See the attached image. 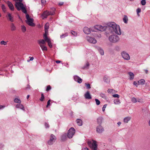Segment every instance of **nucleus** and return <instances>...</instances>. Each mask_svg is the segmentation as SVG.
I'll list each match as a JSON object with an SVG mask.
<instances>
[{"instance_id":"43","label":"nucleus","mask_w":150,"mask_h":150,"mask_svg":"<svg viewBox=\"0 0 150 150\" xmlns=\"http://www.w3.org/2000/svg\"><path fill=\"white\" fill-rule=\"evenodd\" d=\"M79 77L77 76H74V79L75 81H77L78 80V79L79 78Z\"/></svg>"},{"instance_id":"1","label":"nucleus","mask_w":150,"mask_h":150,"mask_svg":"<svg viewBox=\"0 0 150 150\" xmlns=\"http://www.w3.org/2000/svg\"><path fill=\"white\" fill-rule=\"evenodd\" d=\"M108 26L111 28H112L113 31L116 33L118 35H120L121 33L120 27L119 25H117L113 22L109 23L108 24Z\"/></svg>"},{"instance_id":"55","label":"nucleus","mask_w":150,"mask_h":150,"mask_svg":"<svg viewBox=\"0 0 150 150\" xmlns=\"http://www.w3.org/2000/svg\"><path fill=\"white\" fill-rule=\"evenodd\" d=\"M29 58H30V60H29L28 61H32V60H33L34 59V57H29Z\"/></svg>"},{"instance_id":"19","label":"nucleus","mask_w":150,"mask_h":150,"mask_svg":"<svg viewBox=\"0 0 150 150\" xmlns=\"http://www.w3.org/2000/svg\"><path fill=\"white\" fill-rule=\"evenodd\" d=\"M83 31L84 33L87 34H89L91 33L90 29L87 27H85L83 28Z\"/></svg>"},{"instance_id":"45","label":"nucleus","mask_w":150,"mask_h":150,"mask_svg":"<svg viewBox=\"0 0 150 150\" xmlns=\"http://www.w3.org/2000/svg\"><path fill=\"white\" fill-rule=\"evenodd\" d=\"M132 101L134 103H135L137 102L136 99L135 98H133L132 99Z\"/></svg>"},{"instance_id":"61","label":"nucleus","mask_w":150,"mask_h":150,"mask_svg":"<svg viewBox=\"0 0 150 150\" xmlns=\"http://www.w3.org/2000/svg\"><path fill=\"white\" fill-rule=\"evenodd\" d=\"M84 150H89L87 148H85L84 149Z\"/></svg>"},{"instance_id":"7","label":"nucleus","mask_w":150,"mask_h":150,"mask_svg":"<svg viewBox=\"0 0 150 150\" xmlns=\"http://www.w3.org/2000/svg\"><path fill=\"white\" fill-rule=\"evenodd\" d=\"M75 129L73 127L71 128L68 132L67 136L69 138H72L75 132Z\"/></svg>"},{"instance_id":"18","label":"nucleus","mask_w":150,"mask_h":150,"mask_svg":"<svg viewBox=\"0 0 150 150\" xmlns=\"http://www.w3.org/2000/svg\"><path fill=\"white\" fill-rule=\"evenodd\" d=\"M103 81L107 83L110 82V79L109 77L107 75L105 76L103 78Z\"/></svg>"},{"instance_id":"9","label":"nucleus","mask_w":150,"mask_h":150,"mask_svg":"<svg viewBox=\"0 0 150 150\" xmlns=\"http://www.w3.org/2000/svg\"><path fill=\"white\" fill-rule=\"evenodd\" d=\"M43 38L45 42H47L48 43V46L50 48H52V45L51 43L50 39L48 38L47 36H46V34H44Z\"/></svg>"},{"instance_id":"27","label":"nucleus","mask_w":150,"mask_h":150,"mask_svg":"<svg viewBox=\"0 0 150 150\" xmlns=\"http://www.w3.org/2000/svg\"><path fill=\"white\" fill-rule=\"evenodd\" d=\"M138 82L139 84H141L142 85H143L144 84L145 81L143 79H141L139 81H138Z\"/></svg>"},{"instance_id":"42","label":"nucleus","mask_w":150,"mask_h":150,"mask_svg":"<svg viewBox=\"0 0 150 150\" xmlns=\"http://www.w3.org/2000/svg\"><path fill=\"white\" fill-rule=\"evenodd\" d=\"M95 100L96 101V104L97 105H98L100 104V102L98 99H95Z\"/></svg>"},{"instance_id":"17","label":"nucleus","mask_w":150,"mask_h":150,"mask_svg":"<svg viewBox=\"0 0 150 150\" xmlns=\"http://www.w3.org/2000/svg\"><path fill=\"white\" fill-rule=\"evenodd\" d=\"M6 3L8 5V7H9L11 11H13L14 10V7L11 2L9 1H7L6 2Z\"/></svg>"},{"instance_id":"4","label":"nucleus","mask_w":150,"mask_h":150,"mask_svg":"<svg viewBox=\"0 0 150 150\" xmlns=\"http://www.w3.org/2000/svg\"><path fill=\"white\" fill-rule=\"evenodd\" d=\"M38 44L39 45L42 51H47V48L45 46V42L44 40L42 39L38 40Z\"/></svg>"},{"instance_id":"31","label":"nucleus","mask_w":150,"mask_h":150,"mask_svg":"<svg viewBox=\"0 0 150 150\" xmlns=\"http://www.w3.org/2000/svg\"><path fill=\"white\" fill-rule=\"evenodd\" d=\"M45 99V96L44 94L42 93L41 94V97L40 99V100L41 101H43Z\"/></svg>"},{"instance_id":"52","label":"nucleus","mask_w":150,"mask_h":150,"mask_svg":"<svg viewBox=\"0 0 150 150\" xmlns=\"http://www.w3.org/2000/svg\"><path fill=\"white\" fill-rule=\"evenodd\" d=\"M67 34H63L61 36V38H63L65 37V36H67Z\"/></svg>"},{"instance_id":"46","label":"nucleus","mask_w":150,"mask_h":150,"mask_svg":"<svg viewBox=\"0 0 150 150\" xmlns=\"http://www.w3.org/2000/svg\"><path fill=\"white\" fill-rule=\"evenodd\" d=\"M51 101V100L50 99L49 100H48V101L47 102V105H46L47 108H48V107L50 105V103Z\"/></svg>"},{"instance_id":"24","label":"nucleus","mask_w":150,"mask_h":150,"mask_svg":"<svg viewBox=\"0 0 150 150\" xmlns=\"http://www.w3.org/2000/svg\"><path fill=\"white\" fill-rule=\"evenodd\" d=\"M131 119L130 117H128L125 118L124 119V122L125 123H127Z\"/></svg>"},{"instance_id":"2","label":"nucleus","mask_w":150,"mask_h":150,"mask_svg":"<svg viewBox=\"0 0 150 150\" xmlns=\"http://www.w3.org/2000/svg\"><path fill=\"white\" fill-rule=\"evenodd\" d=\"M15 6L16 8L18 11L21 10L25 14L27 13V11L26 8L24 7L23 4L21 2H16V3Z\"/></svg>"},{"instance_id":"58","label":"nucleus","mask_w":150,"mask_h":150,"mask_svg":"<svg viewBox=\"0 0 150 150\" xmlns=\"http://www.w3.org/2000/svg\"><path fill=\"white\" fill-rule=\"evenodd\" d=\"M5 107V106L4 105H0V109L2 108H4Z\"/></svg>"},{"instance_id":"41","label":"nucleus","mask_w":150,"mask_h":150,"mask_svg":"<svg viewBox=\"0 0 150 150\" xmlns=\"http://www.w3.org/2000/svg\"><path fill=\"white\" fill-rule=\"evenodd\" d=\"M141 11V9L140 8H138L137 9V15L138 16H139V13Z\"/></svg>"},{"instance_id":"30","label":"nucleus","mask_w":150,"mask_h":150,"mask_svg":"<svg viewBox=\"0 0 150 150\" xmlns=\"http://www.w3.org/2000/svg\"><path fill=\"white\" fill-rule=\"evenodd\" d=\"M89 66V64L88 62H87L86 64V65L83 67V69H88Z\"/></svg>"},{"instance_id":"37","label":"nucleus","mask_w":150,"mask_h":150,"mask_svg":"<svg viewBox=\"0 0 150 150\" xmlns=\"http://www.w3.org/2000/svg\"><path fill=\"white\" fill-rule=\"evenodd\" d=\"M0 44L1 45H6L7 44V42H5L4 41H2L0 42Z\"/></svg>"},{"instance_id":"13","label":"nucleus","mask_w":150,"mask_h":150,"mask_svg":"<svg viewBox=\"0 0 150 150\" xmlns=\"http://www.w3.org/2000/svg\"><path fill=\"white\" fill-rule=\"evenodd\" d=\"M87 40L90 43L95 44L96 42V40L94 38L87 36Z\"/></svg>"},{"instance_id":"64","label":"nucleus","mask_w":150,"mask_h":150,"mask_svg":"<svg viewBox=\"0 0 150 150\" xmlns=\"http://www.w3.org/2000/svg\"><path fill=\"white\" fill-rule=\"evenodd\" d=\"M29 96H30L29 95H28L27 96V99H28L29 97Z\"/></svg>"},{"instance_id":"26","label":"nucleus","mask_w":150,"mask_h":150,"mask_svg":"<svg viewBox=\"0 0 150 150\" xmlns=\"http://www.w3.org/2000/svg\"><path fill=\"white\" fill-rule=\"evenodd\" d=\"M11 28L12 31H14L16 30V27L13 23L11 24Z\"/></svg>"},{"instance_id":"47","label":"nucleus","mask_w":150,"mask_h":150,"mask_svg":"<svg viewBox=\"0 0 150 150\" xmlns=\"http://www.w3.org/2000/svg\"><path fill=\"white\" fill-rule=\"evenodd\" d=\"M85 85L87 89H90L91 88L90 85L89 83H85Z\"/></svg>"},{"instance_id":"62","label":"nucleus","mask_w":150,"mask_h":150,"mask_svg":"<svg viewBox=\"0 0 150 150\" xmlns=\"http://www.w3.org/2000/svg\"><path fill=\"white\" fill-rule=\"evenodd\" d=\"M145 72L146 74H148V71L147 70H146L145 71Z\"/></svg>"},{"instance_id":"63","label":"nucleus","mask_w":150,"mask_h":150,"mask_svg":"<svg viewBox=\"0 0 150 150\" xmlns=\"http://www.w3.org/2000/svg\"><path fill=\"white\" fill-rule=\"evenodd\" d=\"M14 1H19L20 2H22V0H14Z\"/></svg>"},{"instance_id":"32","label":"nucleus","mask_w":150,"mask_h":150,"mask_svg":"<svg viewBox=\"0 0 150 150\" xmlns=\"http://www.w3.org/2000/svg\"><path fill=\"white\" fill-rule=\"evenodd\" d=\"M14 102L15 103H21V102L20 99L17 98H16L14 100Z\"/></svg>"},{"instance_id":"54","label":"nucleus","mask_w":150,"mask_h":150,"mask_svg":"<svg viewBox=\"0 0 150 150\" xmlns=\"http://www.w3.org/2000/svg\"><path fill=\"white\" fill-rule=\"evenodd\" d=\"M45 126L46 128H48L49 127V125L47 123H45Z\"/></svg>"},{"instance_id":"34","label":"nucleus","mask_w":150,"mask_h":150,"mask_svg":"<svg viewBox=\"0 0 150 150\" xmlns=\"http://www.w3.org/2000/svg\"><path fill=\"white\" fill-rule=\"evenodd\" d=\"M21 29L23 32H25L26 30V28L23 25H22L21 26Z\"/></svg>"},{"instance_id":"36","label":"nucleus","mask_w":150,"mask_h":150,"mask_svg":"<svg viewBox=\"0 0 150 150\" xmlns=\"http://www.w3.org/2000/svg\"><path fill=\"white\" fill-rule=\"evenodd\" d=\"M71 33L72 34V35H74L75 36H76L77 35V33H76L75 31H71Z\"/></svg>"},{"instance_id":"14","label":"nucleus","mask_w":150,"mask_h":150,"mask_svg":"<svg viewBox=\"0 0 150 150\" xmlns=\"http://www.w3.org/2000/svg\"><path fill=\"white\" fill-rule=\"evenodd\" d=\"M49 24L48 23H46L44 26V28L45 30V34H46V36H47V35L48 33V29L49 28Z\"/></svg>"},{"instance_id":"16","label":"nucleus","mask_w":150,"mask_h":150,"mask_svg":"<svg viewBox=\"0 0 150 150\" xmlns=\"http://www.w3.org/2000/svg\"><path fill=\"white\" fill-rule=\"evenodd\" d=\"M84 96L86 99H91V96L90 93L89 91H88L85 94Z\"/></svg>"},{"instance_id":"20","label":"nucleus","mask_w":150,"mask_h":150,"mask_svg":"<svg viewBox=\"0 0 150 150\" xmlns=\"http://www.w3.org/2000/svg\"><path fill=\"white\" fill-rule=\"evenodd\" d=\"M16 107L17 108H20L23 110H25L23 106V105L21 104V103H19V104L16 105Z\"/></svg>"},{"instance_id":"51","label":"nucleus","mask_w":150,"mask_h":150,"mask_svg":"<svg viewBox=\"0 0 150 150\" xmlns=\"http://www.w3.org/2000/svg\"><path fill=\"white\" fill-rule=\"evenodd\" d=\"M107 106V105H103V108H102V110L103 111H104L105 110V108H106Z\"/></svg>"},{"instance_id":"59","label":"nucleus","mask_w":150,"mask_h":150,"mask_svg":"<svg viewBox=\"0 0 150 150\" xmlns=\"http://www.w3.org/2000/svg\"><path fill=\"white\" fill-rule=\"evenodd\" d=\"M61 62V61L59 60H57L56 61V62L57 64H59Z\"/></svg>"},{"instance_id":"5","label":"nucleus","mask_w":150,"mask_h":150,"mask_svg":"<svg viewBox=\"0 0 150 150\" xmlns=\"http://www.w3.org/2000/svg\"><path fill=\"white\" fill-rule=\"evenodd\" d=\"M92 141L93 142L92 143L91 141L88 142V144L89 146H91L92 150H97V144H96V142L93 140Z\"/></svg>"},{"instance_id":"12","label":"nucleus","mask_w":150,"mask_h":150,"mask_svg":"<svg viewBox=\"0 0 150 150\" xmlns=\"http://www.w3.org/2000/svg\"><path fill=\"white\" fill-rule=\"evenodd\" d=\"M6 17L11 22H12L14 21L13 16H12L11 14L9 12H7Z\"/></svg>"},{"instance_id":"22","label":"nucleus","mask_w":150,"mask_h":150,"mask_svg":"<svg viewBox=\"0 0 150 150\" xmlns=\"http://www.w3.org/2000/svg\"><path fill=\"white\" fill-rule=\"evenodd\" d=\"M76 122L77 124L79 126H81L82 125V121L80 119H77L76 120Z\"/></svg>"},{"instance_id":"11","label":"nucleus","mask_w":150,"mask_h":150,"mask_svg":"<svg viewBox=\"0 0 150 150\" xmlns=\"http://www.w3.org/2000/svg\"><path fill=\"white\" fill-rule=\"evenodd\" d=\"M122 55L125 59L128 60L130 59V57L129 54L125 52H123L122 53Z\"/></svg>"},{"instance_id":"3","label":"nucleus","mask_w":150,"mask_h":150,"mask_svg":"<svg viewBox=\"0 0 150 150\" xmlns=\"http://www.w3.org/2000/svg\"><path fill=\"white\" fill-rule=\"evenodd\" d=\"M26 17L27 19L26 21V23L29 26L32 27H34L35 26V24L33 23V19L30 18L28 14H26Z\"/></svg>"},{"instance_id":"44","label":"nucleus","mask_w":150,"mask_h":150,"mask_svg":"<svg viewBox=\"0 0 150 150\" xmlns=\"http://www.w3.org/2000/svg\"><path fill=\"white\" fill-rule=\"evenodd\" d=\"M141 4L142 5H144L146 4V1L145 0H142L141 1Z\"/></svg>"},{"instance_id":"23","label":"nucleus","mask_w":150,"mask_h":150,"mask_svg":"<svg viewBox=\"0 0 150 150\" xmlns=\"http://www.w3.org/2000/svg\"><path fill=\"white\" fill-rule=\"evenodd\" d=\"M103 118L101 117H99L97 119V123L99 125L101 124L102 122Z\"/></svg>"},{"instance_id":"57","label":"nucleus","mask_w":150,"mask_h":150,"mask_svg":"<svg viewBox=\"0 0 150 150\" xmlns=\"http://www.w3.org/2000/svg\"><path fill=\"white\" fill-rule=\"evenodd\" d=\"M133 84L136 86H137V85H138V84H137V83L136 82V81H134L133 83Z\"/></svg>"},{"instance_id":"29","label":"nucleus","mask_w":150,"mask_h":150,"mask_svg":"<svg viewBox=\"0 0 150 150\" xmlns=\"http://www.w3.org/2000/svg\"><path fill=\"white\" fill-rule=\"evenodd\" d=\"M114 102L116 105H118L120 103L119 99H115L114 101Z\"/></svg>"},{"instance_id":"56","label":"nucleus","mask_w":150,"mask_h":150,"mask_svg":"<svg viewBox=\"0 0 150 150\" xmlns=\"http://www.w3.org/2000/svg\"><path fill=\"white\" fill-rule=\"evenodd\" d=\"M64 4V2H61L59 3V5L60 6H62Z\"/></svg>"},{"instance_id":"40","label":"nucleus","mask_w":150,"mask_h":150,"mask_svg":"<svg viewBox=\"0 0 150 150\" xmlns=\"http://www.w3.org/2000/svg\"><path fill=\"white\" fill-rule=\"evenodd\" d=\"M1 7L3 11L4 12H5L6 11V10L5 6L4 5H2Z\"/></svg>"},{"instance_id":"48","label":"nucleus","mask_w":150,"mask_h":150,"mask_svg":"<svg viewBox=\"0 0 150 150\" xmlns=\"http://www.w3.org/2000/svg\"><path fill=\"white\" fill-rule=\"evenodd\" d=\"M112 96L114 98H119L120 97L117 94L113 95Z\"/></svg>"},{"instance_id":"50","label":"nucleus","mask_w":150,"mask_h":150,"mask_svg":"<svg viewBox=\"0 0 150 150\" xmlns=\"http://www.w3.org/2000/svg\"><path fill=\"white\" fill-rule=\"evenodd\" d=\"M79 83H81L82 82V79L79 77L78 80L77 81Z\"/></svg>"},{"instance_id":"15","label":"nucleus","mask_w":150,"mask_h":150,"mask_svg":"<svg viewBox=\"0 0 150 150\" xmlns=\"http://www.w3.org/2000/svg\"><path fill=\"white\" fill-rule=\"evenodd\" d=\"M104 131L103 128L100 125H99L96 127V131L99 133H101Z\"/></svg>"},{"instance_id":"28","label":"nucleus","mask_w":150,"mask_h":150,"mask_svg":"<svg viewBox=\"0 0 150 150\" xmlns=\"http://www.w3.org/2000/svg\"><path fill=\"white\" fill-rule=\"evenodd\" d=\"M128 20L127 16L126 15H124L123 18V21L125 23H127Z\"/></svg>"},{"instance_id":"38","label":"nucleus","mask_w":150,"mask_h":150,"mask_svg":"<svg viewBox=\"0 0 150 150\" xmlns=\"http://www.w3.org/2000/svg\"><path fill=\"white\" fill-rule=\"evenodd\" d=\"M48 13L49 15H53L54 14L55 12L54 11L52 12L48 11Z\"/></svg>"},{"instance_id":"6","label":"nucleus","mask_w":150,"mask_h":150,"mask_svg":"<svg viewBox=\"0 0 150 150\" xmlns=\"http://www.w3.org/2000/svg\"><path fill=\"white\" fill-rule=\"evenodd\" d=\"M119 38L117 35H112L110 36L109 37V40L112 42H115L118 41Z\"/></svg>"},{"instance_id":"33","label":"nucleus","mask_w":150,"mask_h":150,"mask_svg":"<svg viewBox=\"0 0 150 150\" xmlns=\"http://www.w3.org/2000/svg\"><path fill=\"white\" fill-rule=\"evenodd\" d=\"M98 50L101 55H103L104 54V51L102 49L100 48H99Z\"/></svg>"},{"instance_id":"39","label":"nucleus","mask_w":150,"mask_h":150,"mask_svg":"<svg viewBox=\"0 0 150 150\" xmlns=\"http://www.w3.org/2000/svg\"><path fill=\"white\" fill-rule=\"evenodd\" d=\"M51 89V87L50 85H49L47 86V88L46 89V91H49Z\"/></svg>"},{"instance_id":"60","label":"nucleus","mask_w":150,"mask_h":150,"mask_svg":"<svg viewBox=\"0 0 150 150\" xmlns=\"http://www.w3.org/2000/svg\"><path fill=\"white\" fill-rule=\"evenodd\" d=\"M121 122H117V124L118 125H120L121 124Z\"/></svg>"},{"instance_id":"8","label":"nucleus","mask_w":150,"mask_h":150,"mask_svg":"<svg viewBox=\"0 0 150 150\" xmlns=\"http://www.w3.org/2000/svg\"><path fill=\"white\" fill-rule=\"evenodd\" d=\"M56 139V137L52 134H51L50 140L48 141V144L49 145L53 144Z\"/></svg>"},{"instance_id":"21","label":"nucleus","mask_w":150,"mask_h":150,"mask_svg":"<svg viewBox=\"0 0 150 150\" xmlns=\"http://www.w3.org/2000/svg\"><path fill=\"white\" fill-rule=\"evenodd\" d=\"M48 11H44L42 15V16L44 18H46L47 16H49L48 14Z\"/></svg>"},{"instance_id":"53","label":"nucleus","mask_w":150,"mask_h":150,"mask_svg":"<svg viewBox=\"0 0 150 150\" xmlns=\"http://www.w3.org/2000/svg\"><path fill=\"white\" fill-rule=\"evenodd\" d=\"M113 91V90L111 89H109L108 90V92L109 93H110L112 92V91Z\"/></svg>"},{"instance_id":"35","label":"nucleus","mask_w":150,"mask_h":150,"mask_svg":"<svg viewBox=\"0 0 150 150\" xmlns=\"http://www.w3.org/2000/svg\"><path fill=\"white\" fill-rule=\"evenodd\" d=\"M67 137L66 135H64L62 137L61 139L62 141H64L65 140L67 139Z\"/></svg>"},{"instance_id":"10","label":"nucleus","mask_w":150,"mask_h":150,"mask_svg":"<svg viewBox=\"0 0 150 150\" xmlns=\"http://www.w3.org/2000/svg\"><path fill=\"white\" fill-rule=\"evenodd\" d=\"M95 28L100 31H103L105 29V26H102L100 25H97L94 26Z\"/></svg>"},{"instance_id":"49","label":"nucleus","mask_w":150,"mask_h":150,"mask_svg":"<svg viewBox=\"0 0 150 150\" xmlns=\"http://www.w3.org/2000/svg\"><path fill=\"white\" fill-rule=\"evenodd\" d=\"M41 3L43 5H45L46 3V0H41Z\"/></svg>"},{"instance_id":"25","label":"nucleus","mask_w":150,"mask_h":150,"mask_svg":"<svg viewBox=\"0 0 150 150\" xmlns=\"http://www.w3.org/2000/svg\"><path fill=\"white\" fill-rule=\"evenodd\" d=\"M128 74L129 75L130 79L131 80L133 79L134 77V75L133 73L131 72H129L128 73Z\"/></svg>"}]
</instances>
